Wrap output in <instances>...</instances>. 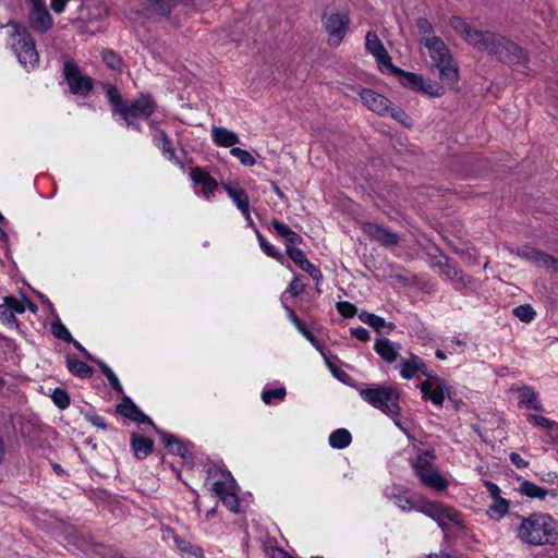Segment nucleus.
<instances>
[{
  "mask_svg": "<svg viewBox=\"0 0 558 558\" xmlns=\"http://www.w3.org/2000/svg\"><path fill=\"white\" fill-rule=\"evenodd\" d=\"M519 538L529 545H555L558 543L557 522L548 513L534 512L529 517H521L518 529Z\"/></svg>",
  "mask_w": 558,
  "mask_h": 558,
  "instance_id": "1",
  "label": "nucleus"
},
{
  "mask_svg": "<svg viewBox=\"0 0 558 558\" xmlns=\"http://www.w3.org/2000/svg\"><path fill=\"white\" fill-rule=\"evenodd\" d=\"M359 395L366 403L391 417L398 427L405 430L398 420L401 413V393L396 386L372 385L359 389Z\"/></svg>",
  "mask_w": 558,
  "mask_h": 558,
  "instance_id": "2",
  "label": "nucleus"
},
{
  "mask_svg": "<svg viewBox=\"0 0 558 558\" xmlns=\"http://www.w3.org/2000/svg\"><path fill=\"white\" fill-rule=\"evenodd\" d=\"M8 26L11 28L10 47L20 64L25 69L34 70L39 64V54L28 28L14 21H10Z\"/></svg>",
  "mask_w": 558,
  "mask_h": 558,
  "instance_id": "3",
  "label": "nucleus"
},
{
  "mask_svg": "<svg viewBox=\"0 0 558 558\" xmlns=\"http://www.w3.org/2000/svg\"><path fill=\"white\" fill-rule=\"evenodd\" d=\"M425 47L428 49L433 65L439 71L440 80L447 83H457L459 70L453 64L452 56L445 41L441 38L432 39Z\"/></svg>",
  "mask_w": 558,
  "mask_h": 558,
  "instance_id": "4",
  "label": "nucleus"
},
{
  "mask_svg": "<svg viewBox=\"0 0 558 558\" xmlns=\"http://www.w3.org/2000/svg\"><path fill=\"white\" fill-rule=\"evenodd\" d=\"M157 104L150 94H142L137 99L131 104H125L120 117L128 126L141 132L142 125L140 119L147 120L156 111Z\"/></svg>",
  "mask_w": 558,
  "mask_h": 558,
  "instance_id": "5",
  "label": "nucleus"
},
{
  "mask_svg": "<svg viewBox=\"0 0 558 558\" xmlns=\"http://www.w3.org/2000/svg\"><path fill=\"white\" fill-rule=\"evenodd\" d=\"M414 510L434 520L444 532L449 531L450 523L461 524L459 512L439 501L421 500L416 504Z\"/></svg>",
  "mask_w": 558,
  "mask_h": 558,
  "instance_id": "6",
  "label": "nucleus"
},
{
  "mask_svg": "<svg viewBox=\"0 0 558 558\" xmlns=\"http://www.w3.org/2000/svg\"><path fill=\"white\" fill-rule=\"evenodd\" d=\"M63 77L73 95L86 97L94 87L93 78L83 75L80 66L73 60L63 63Z\"/></svg>",
  "mask_w": 558,
  "mask_h": 558,
  "instance_id": "7",
  "label": "nucleus"
},
{
  "mask_svg": "<svg viewBox=\"0 0 558 558\" xmlns=\"http://www.w3.org/2000/svg\"><path fill=\"white\" fill-rule=\"evenodd\" d=\"M323 24L329 35L328 45L330 47H338L349 28L350 19L344 13L324 14Z\"/></svg>",
  "mask_w": 558,
  "mask_h": 558,
  "instance_id": "8",
  "label": "nucleus"
},
{
  "mask_svg": "<svg viewBox=\"0 0 558 558\" xmlns=\"http://www.w3.org/2000/svg\"><path fill=\"white\" fill-rule=\"evenodd\" d=\"M156 433L160 436L165 448L172 454L181 457L186 461L190 469L194 466L193 449L195 445L192 441H182L175 435L156 428Z\"/></svg>",
  "mask_w": 558,
  "mask_h": 558,
  "instance_id": "9",
  "label": "nucleus"
},
{
  "mask_svg": "<svg viewBox=\"0 0 558 558\" xmlns=\"http://www.w3.org/2000/svg\"><path fill=\"white\" fill-rule=\"evenodd\" d=\"M496 57L505 64L522 65L524 68H527L530 61L529 54L524 52L522 47L504 35Z\"/></svg>",
  "mask_w": 558,
  "mask_h": 558,
  "instance_id": "10",
  "label": "nucleus"
},
{
  "mask_svg": "<svg viewBox=\"0 0 558 558\" xmlns=\"http://www.w3.org/2000/svg\"><path fill=\"white\" fill-rule=\"evenodd\" d=\"M361 229L371 241L384 247L398 246L402 240L400 233L393 232L375 222H363Z\"/></svg>",
  "mask_w": 558,
  "mask_h": 558,
  "instance_id": "11",
  "label": "nucleus"
},
{
  "mask_svg": "<svg viewBox=\"0 0 558 558\" xmlns=\"http://www.w3.org/2000/svg\"><path fill=\"white\" fill-rule=\"evenodd\" d=\"M27 20L29 27L40 35L47 34L53 26V19L45 1L31 4Z\"/></svg>",
  "mask_w": 558,
  "mask_h": 558,
  "instance_id": "12",
  "label": "nucleus"
},
{
  "mask_svg": "<svg viewBox=\"0 0 558 558\" xmlns=\"http://www.w3.org/2000/svg\"><path fill=\"white\" fill-rule=\"evenodd\" d=\"M502 35L492 31L476 29L469 45L478 51L487 52L490 56L498 53Z\"/></svg>",
  "mask_w": 558,
  "mask_h": 558,
  "instance_id": "13",
  "label": "nucleus"
},
{
  "mask_svg": "<svg viewBox=\"0 0 558 558\" xmlns=\"http://www.w3.org/2000/svg\"><path fill=\"white\" fill-rule=\"evenodd\" d=\"M365 48L372 53L377 63L379 70L384 73L389 66H392V60L387 49L383 45L381 40L374 32H368L365 38Z\"/></svg>",
  "mask_w": 558,
  "mask_h": 558,
  "instance_id": "14",
  "label": "nucleus"
},
{
  "mask_svg": "<svg viewBox=\"0 0 558 558\" xmlns=\"http://www.w3.org/2000/svg\"><path fill=\"white\" fill-rule=\"evenodd\" d=\"M116 412L132 422L138 424H148L153 426L155 430L158 428L151 418L146 415L128 396H123L121 402L116 407Z\"/></svg>",
  "mask_w": 558,
  "mask_h": 558,
  "instance_id": "15",
  "label": "nucleus"
},
{
  "mask_svg": "<svg viewBox=\"0 0 558 558\" xmlns=\"http://www.w3.org/2000/svg\"><path fill=\"white\" fill-rule=\"evenodd\" d=\"M183 0H143V12L148 17H169L172 10Z\"/></svg>",
  "mask_w": 558,
  "mask_h": 558,
  "instance_id": "16",
  "label": "nucleus"
},
{
  "mask_svg": "<svg viewBox=\"0 0 558 558\" xmlns=\"http://www.w3.org/2000/svg\"><path fill=\"white\" fill-rule=\"evenodd\" d=\"M360 96L363 104L378 114H387L392 105L387 97L371 88L362 89Z\"/></svg>",
  "mask_w": 558,
  "mask_h": 558,
  "instance_id": "17",
  "label": "nucleus"
},
{
  "mask_svg": "<svg viewBox=\"0 0 558 558\" xmlns=\"http://www.w3.org/2000/svg\"><path fill=\"white\" fill-rule=\"evenodd\" d=\"M190 178L194 184L202 185V193L206 198H209L218 187V182L202 167L191 168Z\"/></svg>",
  "mask_w": 558,
  "mask_h": 558,
  "instance_id": "18",
  "label": "nucleus"
},
{
  "mask_svg": "<svg viewBox=\"0 0 558 558\" xmlns=\"http://www.w3.org/2000/svg\"><path fill=\"white\" fill-rule=\"evenodd\" d=\"M153 143L156 147H158L161 153L174 165L180 166L181 169L184 168L183 162L175 155L174 147L172 145L171 138L162 129H157L153 134Z\"/></svg>",
  "mask_w": 558,
  "mask_h": 558,
  "instance_id": "19",
  "label": "nucleus"
},
{
  "mask_svg": "<svg viewBox=\"0 0 558 558\" xmlns=\"http://www.w3.org/2000/svg\"><path fill=\"white\" fill-rule=\"evenodd\" d=\"M427 254L430 257V267L437 269L446 279L457 267V264L450 257L441 254L437 246L430 247Z\"/></svg>",
  "mask_w": 558,
  "mask_h": 558,
  "instance_id": "20",
  "label": "nucleus"
},
{
  "mask_svg": "<svg viewBox=\"0 0 558 558\" xmlns=\"http://www.w3.org/2000/svg\"><path fill=\"white\" fill-rule=\"evenodd\" d=\"M400 344L395 343L386 337L377 338L374 344L375 352L387 363L396 362L399 354Z\"/></svg>",
  "mask_w": 558,
  "mask_h": 558,
  "instance_id": "21",
  "label": "nucleus"
},
{
  "mask_svg": "<svg viewBox=\"0 0 558 558\" xmlns=\"http://www.w3.org/2000/svg\"><path fill=\"white\" fill-rule=\"evenodd\" d=\"M446 381L438 383L436 387L429 380H424L420 385V390L424 400L432 401L435 405H442L446 398Z\"/></svg>",
  "mask_w": 558,
  "mask_h": 558,
  "instance_id": "22",
  "label": "nucleus"
},
{
  "mask_svg": "<svg viewBox=\"0 0 558 558\" xmlns=\"http://www.w3.org/2000/svg\"><path fill=\"white\" fill-rule=\"evenodd\" d=\"M386 71H389L390 73L399 76V83L414 92H417L418 88H422L421 83H423V75L416 74L413 72H407L402 70L401 68L395 65L392 63V66H389Z\"/></svg>",
  "mask_w": 558,
  "mask_h": 558,
  "instance_id": "23",
  "label": "nucleus"
},
{
  "mask_svg": "<svg viewBox=\"0 0 558 558\" xmlns=\"http://www.w3.org/2000/svg\"><path fill=\"white\" fill-rule=\"evenodd\" d=\"M357 315L361 322L372 327L378 333L389 335L396 327L393 323H388L385 318L367 311H362Z\"/></svg>",
  "mask_w": 558,
  "mask_h": 558,
  "instance_id": "24",
  "label": "nucleus"
},
{
  "mask_svg": "<svg viewBox=\"0 0 558 558\" xmlns=\"http://www.w3.org/2000/svg\"><path fill=\"white\" fill-rule=\"evenodd\" d=\"M154 440L137 433L131 434V447L138 460L147 458L154 450Z\"/></svg>",
  "mask_w": 558,
  "mask_h": 558,
  "instance_id": "25",
  "label": "nucleus"
},
{
  "mask_svg": "<svg viewBox=\"0 0 558 558\" xmlns=\"http://www.w3.org/2000/svg\"><path fill=\"white\" fill-rule=\"evenodd\" d=\"M415 475L425 486L434 488L436 490H444L448 486L447 481L440 475L438 470L433 466L421 472L417 471Z\"/></svg>",
  "mask_w": 558,
  "mask_h": 558,
  "instance_id": "26",
  "label": "nucleus"
},
{
  "mask_svg": "<svg viewBox=\"0 0 558 558\" xmlns=\"http://www.w3.org/2000/svg\"><path fill=\"white\" fill-rule=\"evenodd\" d=\"M213 141L217 146L220 147H233L240 143L239 135L222 126H213L211 129Z\"/></svg>",
  "mask_w": 558,
  "mask_h": 558,
  "instance_id": "27",
  "label": "nucleus"
},
{
  "mask_svg": "<svg viewBox=\"0 0 558 558\" xmlns=\"http://www.w3.org/2000/svg\"><path fill=\"white\" fill-rule=\"evenodd\" d=\"M228 196L234 202L236 207L244 216H248L250 198L245 190L230 184H223Z\"/></svg>",
  "mask_w": 558,
  "mask_h": 558,
  "instance_id": "28",
  "label": "nucleus"
},
{
  "mask_svg": "<svg viewBox=\"0 0 558 558\" xmlns=\"http://www.w3.org/2000/svg\"><path fill=\"white\" fill-rule=\"evenodd\" d=\"M270 226L279 236L287 241V245L293 246L303 243V238L280 220L274 218Z\"/></svg>",
  "mask_w": 558,
  "mask_h": 558,
  "instance_id": "29",
  "label": "nucleus"
},
{
  "mask_svg": "<svg viewBox=\"0 0 558 558\" xmlns=\"http://www.w3.org/2000/svg\"><path fill=\"white\" fill-rule=\"evenodd\" d=\"M65 362L66 368L72 375L82 379H87L93 376V367L71 354L65 356Z\"/></svg>",
  "mask_w": 558,
  "mask_h": 558,
  "instance_id": "30",
  "label": "nucleus"
},
{
  "mask_svg": "<svg viewBox=\"0 0 558 558\" xmlns=\"http://www.w3.org/2000/svg\"><path fill=\"white\" fill-rule=\"evenodd\" d=\"M518 254L529 260L542 263L547 268L553 267L556 263V258L554 256L529 246L523 247L518 252Z\"/></svg>",
  "mask_w": 558,
  "mask_h": 558,
  "instance_id": "31",
  "label": "nucleus"
},
{
  "mask_svg": "<svg viewBox=\"0 0 558 558\" xmlns=\"http://www.w3.org/2000/svg\"><path fill=\"white\" fill-rule=\"evenodd\" d=\"M518 492L521 494V495H524L526 497H530V498H537V499H545L547 495H551V496H556V493L555 492H550L548 489H546L545 487H542V486H538L536 485L535 483L531 482V481H523L519 488H518Z\"/></svg>",
  "mask_w": 558,
  "mask_h": 558,
  "instance_id": "32",
  "label": "nucleus"
},
{
  "mask_svg": "<svg viewBox=\"0 0 558 558\" xmlns=\"http://www.w3.org/2000/svg\"><path fill=\"white\" fill-rule=\"evenodd\" d=\"M520 393V407H525L527 409H533L535 411L543 412L544 408L542 403L537 399V395L534 389L530 386H523L519 389Z\"/></svg>",
  "mask_w": 558,
  "mask_h": 558,
  "instance_id": "33",
  "label": "nucleus"
},
{
  "mask_svg": "<svg viewBox=\"0 0 558 558\" xmlns=\"http://www.w3.org/2000/svg\"><path fill=\"white\" fill-rule=\"evenodd\" d=\"M452 282L456 290L465 293L466 291H473L474 280L466 276L460 268L456 267L451 275L447 278Z\"/></svg>",
  "mask_w": 558,
  "mask_h": 558,
  "instance_id": "34",
  "label": "nucleus"
},
{
  "mask_svg": "<svg viewBox=\"0 0 558 558\" xmlns=\"http://www.w3.org/2000/svg\"><path fill=\"white\" fill-rule=\"evenodd\" d=\"M281 303L286 312L288 313V317L291 323L295 326V328L316 348H318V341L314 333L307 329L304 323L296 316L294 311L288 306L283 301V295L281 296Z\"/></svg>",
  "mask_w": 558,
  "mask_h": 558,
  "instance_id": "35",
  "label": "nucleus"
},
{
  "mask_svg": "<svg viewBox=\"0 0 558 558\" xmlns=\"http://www.w3.org/2000/svg\"><path fill=\"white\" fill-rule=\"evenodd\" d=\"M449 25L453 31L460 34L468 44L473 37V32L477 29L473 28L463 17L456 15L450 17Z\"/></svg>",
  "mask_w": 558,
  "mask_h": 558,
  "instance_id": "36",
  "label": "nucleus"
},
{
  "mask_svg": "<svg viewBox=\"0 0 558 558\" xmlns=\"http://www.w3.org/2000/svg\"><path fill=\"white\" fill-rule=\"evenodd\" d=\"M329 446L333 449H344L352 442V435L345 428L335 429L329 435Z\"/></svg>",
  "mask_w": 558,
  "mask_h": 558,
  "instance_id": "37",
  "label": "nucleus"
},
{
  "mask_svg": "<svg viewBox=\"0 0 558 558\" xmlns=\"http://www.w3.org/2000/svg\"><path fill=\"white\" fill-rule=\"evenodd\" d=\"M286 253L295 265H298L302 270L306 272L314 266V264L307 259L301 248L286 245Z\"/></svg>",
  "mask_w": 558,
  "mask_h": 558,
  "instance_id": "38",
  "label": "nucleus"
},
{
  "mask_svg": "<svg viewBox=\"0 0 558 558\" xmlns=\"http://www.w3.org/2000/svg\"><path fill=\"white\" fill-rule=\"evenodd\" d=\"M105 92H106V97H107L108 101L112 106V113L120 114L124 105L126 104L123 101L121 93L114 85H111V84H107L105 86Z\"/></svg>",
  "mask_w": 558,
  "mask_h": 558,
  "instance_id": "39",
  "label": "nucleus"
},
{
  "mask_svg": "<svg viewBox=\"0 0 558 558\" xmlns=\"http://www.w3.org/2000/svg\"><path fill=\"white\" fill-rule=\"evenodd\" d=\"M434 459H436L434 450H423L415 459H412L410 463L414 473H417V471L421 472L433 466L432 461Z\"/></svg>",
  "mask_w": 558,
  "mask_h": 558,
  "instance_id": "40",
  "label": "nucleus"
},
{
  "mask_svg": "<svg viewBox=\"0 0 558 558\" xmlns=\"http://www.w3.org/2000/svg\"><path fill=\"white\" fill-rule=\"evenodd\" d=\"M416 26L421 36V43L425 46L432 41V39H438L439 37L434 34V26L426 17H418L416 20Z\"/></svg>",
  "mask_w": 558,
  "mask_h": 558,
  "instance_id": "41",
  "label": "nucleus"
},
{
  "mask_svg": "<svg viewBox=\"0 0 558 558\" xmlns=\"http://www.w3.org/2000/svg\"><path fill=\"white\" fill-rule=\"evenodd\" d=\"M173 542L181 553L192 555L196 558H204L203 549L198 545H193L179 535L173 536Z\"/></svg>",
  "mask_w": 558,
  "mask_h": 558,
  "instance_id": "42",
  "label": "nucleus"
},
{
  "mask_svg": "<svg viewBox=\"0 0 558 558\" xmlns=\"http://www.w3.org/2000/svg\"><path fill=\"white\" fill-rule=\"evenodd\" d=\"M493 500L494 502L492 506H489L487 514L490 519L498 521L508 512L509 501L501 496Z\"/></svg>",
  "mask_w": 558,
  "mask_h": 558,
  "instance_id": "43",
  "label": "nucleus"
},
{
  "mask_svg": "<svg viewBox=\"0 0 558 558\" xmlns=\"http://www.w3.org/2000/svg\"><path fill=\"white\" fill-rule=\"evenodd\" d=\"M256 236L258 239V243L260 248L264 251L266 255L269 257H272L274 259L278 260L279 263H284V256L282 253H280L274 245H271L265 236L259 232L258 229H255Z\"/></svg>",
  "mask_w": 558,
  "mask_h": 558,
  "instance_id": "44",
  "label": "nucleus"
},
{
  "mask_svg": "<svg viewBox=\"0 0 558 558\" xmlns=\"http://www.w3.org/2000/svg\"><path fill=\"white\" fill-rule=\"evenodd\" d=\"M53 316H54V319L51 323V333L53 335L54 338L70 343L73 340L71 332L61 323L58 314L54 313Z\"/></svg>",
  "mask_w": 558,
  "mask_h": 558,
  "instance_id": "45",
  "label": "nucleus"
},
{
  "mask_svg": "<svg viewBox=\"0 0 558 558\" xmlns=\"http://www.w3.org/2000/svg\"><path fill=\"white\" fill-rule=\"evenodd\" d=\"M102 62L111 70L121 71L123 65V59L111 49H102L101 51Z\"/></svg>",
  "mask_w": 558,
  "mask_h": 558,
  "instance_id": "46",
  "label": "nucleus"
},
{
  "mask_svg": "<svg viewBox=\"0 0 558 558\" xmlns=\"http://www.w3.org/2000/svg\"><path fill=\"white\" fill-rule=\"evenodd\" d=\"M236 484L231 475V478H219L216 480L211 485V490L219 497L225 496V494L229 493L231 489H235Z\"/></svg>",
  "mask_w": 558,
  "mask_h": 558,
  "instance_id": "47",
  "label": "nucleus"
},
{
  "mask_svg": "<svg viewBox=\"0 0 558 558\" xmlns=\"http://www.w3.org/2000/svg\"><path fill=\"white\" fill-rule=\"evenodd\" d=\"M512 314L522 323H530L536 316L535 310L530 304H522L514 307Z\"/></svg>",
  "mask_w": 558,
  "mask_h": 558,
  "instance_id": "48",
  "label": "nucleus"
},
{
  "mask_svg": "<svg viewBox=\"0 0 558 558\" xmlns=\"http://www.w3.org/2000/svg\"><path fill=\"white\" fill-rule=\"evenodd\" d=\"M422 88H418L417 92H422L432 97H440L444 95V87L437 82H432L430 80H425L423 77V83H421Z\"/></svg>",
  "mask_w": 558,
  "mask_h": 558,
  "instance_id": "49",
  "label": "nucleus"
},
{
  "mask_svg": "<svg viewBox=\"0 0 558 558\" xmlns=\"http://www.w3.org/2000/svg\"><path fill=\"white\" fill-rule=\"evenodd\" d=\"M53 403L60 409L64 410L70 405V396L64 388L57 387L51 393Z\"/></svg>",
  "mask_w": 558,
  "mask_h": 558,
  "instance_id": "50",
  "label": "nucleus"
},
{
  "mask_svg": "<svg viewBox=\"0 0 558 558\" xmlns=\"http://www.w3.org/2000/svg\"><path fill=\"white\" fill-rule=\"evenodd\" d=\"M392 119L398 121L403 126L410 129L413 125L412 119L409 117V114L400 107H392L390 105V109L388 113Z\"/></svg>",
  "mask_w": 558,
  "mask_h": 558,
  "instance_id": "51",
  "label": "nucleus"
},
{
  "mask_svg": "<svg viewBox=\"0 0 558 558\" xmlns=\"http://www.w3.org/2000/svg\"><path fill=\"white\" fill-rule=\"evenodd\" d=\"M221 502L233 513H240V498L235 492V489H231L229 493L225 494L219 498Z\"/></svg>",
  "mask_w": 558,
  "mask_h": 558,
  "instance_id": "52",
  "label": "nucleus"
},
{
  "mask_svg": "<svg viewBox=\"0 0 558 558\" xmlns=\"http://www.w3.org/2000/svg\"><path fill=\"white\" fill-rule=\"evenodd\" d=\"M230 154L238 158L239 161L243 165V166H247V167H252L256 163V160L255 158L252 156V154L246 150V149H243V148H240V147H232L230 149Z\"/></svg>",
  "mask_w": 558,
  "mask_h": 558,
  "instance_id": "53",
  "label": "nucleus"
},
{
  "mask_svg": "<svg viewBox=\"0 0 558 558\" xmlns=\"http://www.w3.org/2000/svg\"><path fill=\"white\" fill-rule=\"evenodd\" d=\"M9 306L10 305L4 301L0 304V320L8 327L19 328L20 323L16 317L12 315V311H10Z\"/></svg>",
  "mask_w": 558,
  "mask_h": 558,
  "instance_id": "54",
  "label": "nucleus"
},
{
  "mask_svg": "<svg viewBox=\"0 0 558 558\" xmlns=\"http://www.w3.org/2000/svg\"><path fill=\"white\" fill-rule=\"evenodd\" d=\"M287 395L284 387H278L274 389H266L262 393V399L264 403L270 404L275 400H283Z\"/></svg>",
  "mask_w": 558,
  "mask_h": 558,
  "instance_id": "55",
  "label": "nucleus"
},
{
  "mask_svg": "<svg viewBox=\"0 0 558 558\" xmlns=\"http://www.w3.org/2000/svg\"><path fill=\"white\" fill-rule=\"evenodd\" d=\"M83 416L88 423H90L92 425H94L98 428H101L104 430H107L109 428L105 418L94 410L84 411Z\"/></svg>",
  "mask_w": 558,
  "mask_h": 558,
  "instance_id": "56",
  "label": "nucleus"
},
{
  "mask_svg": "<svg viewBox=\"0 0 558 558\" xmlns=\"http://www.w3.org/2000/svg\"><path fill=\"white\" fill-rule=\"evenodd\" d=\"M336 308L344 318H353L357 314V307L349 301L337 302Z\"/></svg>",
  "mask_w": 558,
  "mask_h": 558,
  "instance_id": "57",
  "label": "nucleus"
},
{
  "mask_svg": "<svg viewBox=\"0 0 558 558\" xmlns=\"http://www.w3.org/2000/svg\"><path fill=\"white\" fill-rule=\"evenodd\" d=\"M529 422H533L538 426L548 428V429H558V423L555 421H551L543 415L537 414H527L526 416Z\"/></svg>",
  "mask_w": 558,
  "mask_h": 558,
  "instance_id": "58",
  "label": "nucleus"
},
{
  "mask_svg": "<svg viewBox=\"0 0 558 558\" xmlns=\"http://www.w3.org/2000/svg\"><path fill=\"white\" fill-rule=\"evenodd\" d=\"M305 291V284L301 282L300 277L295 275L292 279V281L289 283L286 292L290 294L291 296L295 298L302 294Z\"/></svg>",
  "mask_w": 558,
  "mask_h": 558,
  "instance_id": "59",
  "label": "nucleus"
},
{
  "mask_svg": "<svg viewBox=\"0 0 558 558\" xmlns=\"http://www.w3.org/2000/svg\"><path fill=\"white\" fill-rule=\"evenodd\" d=\"M206 473L208 478H231V473L228 470L222 469L216 464L209 465L206 470Z\"/></svg>",
  "mask_w": 558,
  "mask_h": 558,
  "instance_id": "60",
  "label": "nucleus"
},
{
  "mask_svg": "<svg viewBox=\"0 0 558 558\" xmlns=\"http://www.w3.org/2000/svg\"><path fill=\"white\" fill-rule=\"evenodd\" d=\"M3 301L10 305L9 308L12 311V315L14 316L15 314H23L26 310L24 301L21 302L13 295L5 296Z\"/></svg>",
  "mask_w": 558,
  "mask_h": 558,
  "instance_id": "61",
  "label": "nucleus"
},
{
  "mask_svg": "<svg viewBox=\"0 0 558 558\" xmlns=\"http://www.w3.org/2000/svg\"><path fill=\"white\" fill-rule=\"evenodd\" d=\"M417 373H421L422 375L426 376L428 379H435L436 381L441 383V384L445 383V379L438 377L433 369H429L423 360L420 363V366L417 367Z\"/></svg>",
  "mask_w": 558,
  "mask_h": 558,
  "instance_id": "62",
  "label": "nucleus"
},
{
  "mask_svg": "<svg viewBox=\"0 0 558 558\" xmlns=\"http://www.w3.org/2000/svg\"><path fill=\"white\" fill-rule=\"evenodd\" d=\"M417 373V369L413 367L409 362L402 360L400 375L404 379H412Z\"/></svg>",
  "mask_w": 558,
  "mask_h": 558,
  "instance_id": "63",
  "label": "nucleus"
},
{
  "mask_svg": "<svg viewBox=\"0 0 558 558\" xmlns=\"http://www.w3.org/2000/svg\"><path fill=\"white\" fill-rule=\"evenodd\" d=\"M350 332H351L352 337H354L355 339H357L362 342H367L371 339L369 331L366 328L361 327V326L351 328Z\"/></svg>",
  "mask_w": 558,
  "mask_h": 558,
  "instance_id": "64",
  "label": "nucleus"
}]
</instances>
